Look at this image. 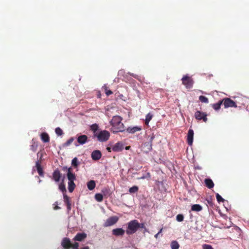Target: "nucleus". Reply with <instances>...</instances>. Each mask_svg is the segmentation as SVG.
<instances>
[{
    "label": "nucleus",
    "instance_id": "9b49d317",
    "mask_svg": "<svg viewBox=\"0 0 249 249\" xmlns=\"http://www.w3.org/2000/svg\"><path fill=\"white\" fill-rule=\"evenodd\" d=\"M194 131L189 129L187 133V143L189 145H192L193 142Z\"/></svg>",
    "mask_w": 249,
    "mask_h": 249
},
{
    "label": "nucleus",
    "instance_id": "c9c22d12",
    "mask_svg": "<svg viewBox=\"0 0 249 249\" xmlns=\"http://www.w3.org/2000/svg\"><path fill=\"white\" fill-rule=\"evenodd\" d=\"M73 141L74 138L73 137H71L64 144V146H68L70 145L73 142Z\"/></svg>",
    "mask_w": 249,
    "mask_h": 249
},
{
    "label": "nucleus",
    "instance_id": "c756f323",
    "mask_svg": "<svg viewBox=\"0 0 249 249\" xmlns=\"http://www.w3.org/2000/svg\"><path fill=\"white\" fill-rule=\"evenodd\" d=\"M103 89H104L105 92L107 96H109L113 93L112 91L108 89L106 85H104L103 87Z\"/></svg>",
    "mask_w": 249,
    "mask_h": 249
},
{
    "label": "nucleus",
    "instance_id": "473e14b6",
    "mask_svg": "<svg viewBox=\"0 0 249 249\" xmlns=\"http://www.w3.org/2000/svg\"><path fill=\"white\" fill-rule=\"evenodd\" d=\"M138 189H139V188L137 186H134L130 188V189L129 190V192L130 193H136L138 192Z\"/></svg>",
    "mask_w": 249,
    "mask_h": 249
},
{
    "label": "nucleus",
    "instance_id": "49530a36",
    "mask_svg": "<svg viewBox=\"0 0 249 249\" xmlns=\"http://www.w3.org/2000/svg\"><path fill=\"white\" fill-rule=\"evenodd\" d=\"M80 249H89V248L88 246H86L81 248Z\"/></svg>",
    "mask_w": 249,
    "mask_h": 249
},
{
    "label": "nucleus",
    "instance_id": "7c9ffc66",
    "mask_svg": "<svg viewBox=\"0 0 249 249\" xmlns=\"http://www.w3.org/2000/svg\"><path fill=\"white\" fill-rule=\"evenodd\" d=\"M199 100L202 103H208L209 102L208 99L204 96H200L199 97Z\"/></svg>",
    "mask_w": 249,
    "mask_h": 249
},
{
    "label": "nucleus",
    "instance_id": "aec40b11",
    "mask_svg": "<svg viewBox=\"0 0 249 249\" xmlns=\"http://www.w3.org/2000/svg\"><path fill=\"white\" fill-rule=\"evenodd\" d=\"M101 194L105 197H107L111 195V191L109 188H104L101 191Z\"/></svg>",
    "mask_w": 249,
    "mask_h": 249
},
{
    "label": "nucleus",
    "instance_id": "e433bc0d",
    "mask_svg": "<svg viewBox=\"0 0 249 249\" xmlns=\"http://www.w3.org/2000/svg\"><path fill=\"white\" fill-rule=\"evenodd\" d=\"M216 197L217 201L218 202H224L225 201L224 199H223L221 197V196L219 194H218V193L216 194Z\"/></svg>",
    "mask_w": 249,
    "mask_h": 249
},
{
    "label": "nucleus",
    "instance_id": "9d476101",
    "mask_svg": "<svg viewBox=\"0 0 249 249\" xmlns=\"http://www.w3.org/2000/svg\"><path fill=\"white\" fill-rule=\"evenodd\" d=\"M87 237V234L85 232L77 233L73 239L74 241H82L84 240Z\"/></svg>",
    "mask_w": 249,
    "mask_h": 249
},
{
    "label": "nucleus",
    "instance_id": "412c9836",
    "mask_svg": "<svg viewBox=\"0 0 249 249\" xmlns=\"http://www.w3.org/2000/svg\"><path fill=\"white\" fill-rule=\"evenodd\" d=\"M36 169H37V172H38V174L41 177H43V169H42V167L41 166V165L39 163L38 161H37L36 162Z\"/></svg>",
    "mask_w": 249,
    "mask_h": 249
},
{
    "label": "nucleus",
    "instance_id": "a878e982",
    "mask_svg": "<svg viewBox=\"0 0 249 249\" xmlns=\"http://www.w3.org/2000/svg\"><path fill=\"white\" fill-rule=\"evenodd\" d=\"M179 245L176 241H173L171 243V248L172 249H178Z\"/></svg>",
    "mask_w": 249,
    "mask_h": 249
},
{
    "label": "nucleus",
    "instance_id": "20e7f679",
    "mask_svg": "<svg viewBox=\"0 0 249 249\" xmlns=\"http://www.w3.org/2000/svg\"><path fill=\"white\" fill-rule=\"evenodd\" d=\"M94 137H96L99 142H106L109 138L110 133L107 130H101L98 133H95Z\"/></svg>",
    "mask_w": 249,
    "mask_h": 249
},
{
    "label": "nucleus",
    "instance_id": "f704fd0d",
    "mask_svg": "<svg viewBox=\"0 0 249 249\" xmlns=\"http://www.w3.org/2000/svg\"><path fill=\"white\" fill-rule=\"evenodd\" d=\"M176 220L178 222H182L184 220V216L182 214H178L176 216Z\"/></svg>",
    "mask_w": 249,
    "mask_h": 249
},
{
    "label": "nucleus",
    "instance_id": "a19ab883",
    "mask_svg": "<svg viewBox=\"0 0 249 249\" xmlns=\"http://www.w3.org/2000/svg\"><path fill=\"white\" fill-rule=\"evenodd\" d=\"M150 173H147V176H142V177L140 178V179H144V178H150Z\"/></svg>",
    "mask_w": 249,
    "mask_h": 249
},
{
    "label": "nucleus",
    "instance_id": "4be33fe9",
    "mask_svg": "<svg viewBox=\"0 0 249 249\" xmlns=\"http://www.w3.org/2000/svg\"><path fill=\"white\" fill-rule=\"evenodd\" d=\"M95 185L96 183L94 180H90L87 183V187L89 190H92L94 189L95 187Z\"/></svg>",
    "mask_w": 249,
    "mask_h": 249
},
{
    "label": "nucleus",
    "instance_id": "603ef678",
    "mask_svg": "<svg viewBox=\"0 0 249 249\" xmlns=\"http://www.w3.org/2000/svg\"><path fill=\"white\" fill-rule=\"evenodd\" d=\"M72 249H78V248H72Z\"/></svg>",
    "mask_w": 249,
    "mask_h": 249
},
{
    "label": "nucleus",
    "instance_id": "de8ad7c7",
    "mask_svg": "<svg viewBox=\"0 0 249 249\" xmlns=\"http://www.w3.org/2000/svg\"><path fill=\"white\" fill-rule=\"evenodd\" d=\"M54 209V210H57V209H60V207H59L58 206H55L54 207H53Z\"/></svg>",
    "mask_w": 249,
    "mask_h": 249
},
{
    "label": "nucleus",
    "instance_id": "a18cd8bd",
    "mask_svg": "<svg viewBox=\"0 0 249 249\" xmlns=\"http://www.w3.org/2000/svg\"><path fill=\"white\" fill-rule=\"evenodd\" d=\"M107 150L109 152H110L112 150V148L111 147H107Z\"/></svg>",
    "mask_w": 249,
    "mask_h": 249
},
{
    "label": "nucleus",
    "instance_id": "2eb2a0df",
    "mask_svg": "<svg viewBox=\"0 0 249 249\" xmlns=\"http://www.w3.org/2000/svg\"><path fill=\"white\" fill-rule=\"evenodd\" d=\"M142 130V128L140 126H134L132 127H129L126 129V131L128 133L134 134L137 131H139Z\"/></svg>",
    "mask_w": 249,
    "mask_h": 249
},
{
    "label": "nucleus",
    "instance_id": "c85d7f7f",
    "mask_svg": "<svg viewBox=\"0 0 249 249\" xmlns=\"http://www.w3.org/2000/svg\"><path fill=\"white\" fill-rule=\"evenodd\" d=\"M103 197H104L103 195L101 193V194L100 193L96 194L95 195V198L96 200L98 202H100V201H102Z\"/></svg>",
    "mask_w": 249,
    "mask_h": 249
},
{
    "label": "nucleus",
    "instance_id": "5701e85b",
    "mask_svg": "<svg viewBox=\"0 0 249 249\" xmlns=\"http://www.w3.org/2000/svg\"><path fill=\"white\" fill-rule=\"evenodd\" d=\"M223 104L222 100H219L217 103L212 105L213 108L215 110L220 109L221 105Z\"/></svg>",
    "mask_w": 249,
    "mask_h": 249
},
{
    "label": "nucleus",
    "instance_id": "4c0bfd02",
    "mask_svg": "<svg viewBox=\"0 0 249 249\" xmlns=\"http://www.w3.org/2000/svg\"><path fill=\"white\" fill-rule=\"evenodd\" d=\"M203 249H213L212 246L210 245L204 244L203 245Z\"/></svg>",
    "mask_w": 249,
    "mask_h": 249
},
{
    "label": "nucleus",
    "instance_id": "1a4fd4ad",
    "mask_svg": "<svg viewBox=\"0 0 249 249\" xmlns=\"http://www.w3.org/2000/svg\"><path fill=\"white\" fill-rule=\"evenodd\" d=\"M61 246L64 249H70L71 247V243L69 238H64L61 242Z\"/></svg>",
    "mask_w": 249,
    "mask_h": 249
},
{
    "label": "nucleus",
    "instance_id": "8fccbe9b",
    "mask_svg": "<svg viewBox=\"0 0 249 249\" xmlns=\"http://www.w3.org/2000/svg\"><path fill=\"white\" fill-rule=\"evenodd\" d=\"M129 148H130V146H126V147H125V149H126V150H128V149H129Z\"/></svg>",
    "mask_w": 249,
    "mask_h": 249
},
{
    "label": "nucleus",
    "instance_id": "6e6552de",
    "mask_svg": "<svg viewBox=\"0 0 249 249\" xmlns=\"http://www.w3.org/2000/svg\"><path fill=\"white\" fill-rule=\"evenodd\" d=\"M119 220L117 216H113L107 218L104 224L105 227L111 226L116 223Z\"/></svg>",
    "mask_w": 249,
    "mask_h": 249
},
{
    "label": "nucleus",
    "instance_id": "c03bdc74",
    "mask_svg": "<svg viewBox=\"0 0 249 249\" xmlns=\"http://www.w3.org/2000/svg\"><path fill=\"white\" fill-rule=\"evenodd\" d=\"M154 138V136H152L151 138H150V147H151V146H152V142Z\"/></svg>",
    "mask_w": 249,
    "mask_h": 249
},
{
    "label": "nucleus",
    "instance_id": "39448f33",
    "mask_svg": "<svg viewBox=\"0 0 249 249\" xmlns=\"http://www.w3.org/2000/svg\"><path fill=\"white\" fill-rule=\"evenodd\" d=\"M182 84L185 86L187 89H191L194 83L192 78L186 75L183 76L181 79Z\"/></svg>",
    "mask_w": 249,
    "mask_h": 249
},
{
    "label": "nucleus",
    "instance_id": "2f4dec72",
    "mask_svg": "<svg viewBox=\"0 0 249 249\" xmlns=\"http://www.w3.org/2000/svg\"><path fill=\"white\" fill-rule=\"evenodd\" d=\"M55 132L58 136H61L64 134L63 130L59 127L55 128Z\"/></svg>",
    "mask_w": 249,
    "mask_h": 249
},
{
    "label": "nucleus",
    "instance_id": "cd10ccee",
    "mask_svg": "<svg viewBox=\"0 0 249 249\" xmlns=\"http://www.w3.org/2000/svg\"><path fill=\"white\" fill-rule=\"evenodd\" d=\"M98 125L96 124H94L90 126V129L93 132L94 135L95 133H98L97 131L98 129Z\"/></svg>",
    "mask_w": 249,
    "mask_h": 249
},
{
    "label": "nucleus",
    "instance_id": "ea45409f",
    "mask_svg": "<svg viewBox=\"0 0 249 249\" xmlns=\"http://www.w3.org/2000/svg\"><path fill=\"white\" fill-rule=\"evenodd\" d=\"M79 247V243L77 242H75L73 244H71V248H78Z\"/></svg>",
    "mask_w": 249,
    "mask_h": 249
},
{
    "label": "nucleus",
    "instance_id": "6ab92c4d",
    "mask_svg": "<svg viewBox=\"0 0 249 249\" xmlns=\"http://www.w3.org/2000/svg\"><path fill=\"white\" fill-rule=\"evenodd\" d=\"M206 186L209 189H211L213 187L214 183L213 180L210 178H206L204 180Z\"/></svg>",
    "mask_w": 249,
    "mask_h": 249
},
{
    "label": "nucleus",
    "instance_id": "b1692460",
    "mask_svg": "<svg viewBox=\"0 0 249 249\" xmlns=\"http://www.w3.org/2000/svg\"><path fill=\"white\" fill-rule=\"evenodd\" d=\"M202 209V207L199 204H195L192 205L191 210L195 212H199Z\"/></svg>",
    "mask_w": 249,
    "mask_h": 249
},
{
    "label": "nucleus",
    "instance_id": "09e8293b",
    "mask_svg": "<svg viewBox=\"0 0 249 249\" xmlns=\"http://www.w3.org/2000/svg\"><path fill=\"white\" fill-rule=\"evenodd\" d=\"M159 235V233H157L155 235V237L157 238L158 237V235Z\"/></svg>",
    "mask_w": 249,
    "mask_h": 249
},
{
    "label": "nucleus",
    "instance_id": "0eeeda50",
    "mask_svg": "<svg viewBox=\"0 0 249 249\" xmlns=\"http://www.w3.org/2000/svg\"><path fill=\"white\" fill-rule=\"evenodd\" d=\"M207 114L205 112H201L200 111H196L195 113V118L199 121L203 120L205 123L207 122Z\"/></svg>",
    "mask_w": 249,
    "mask_h": 249
},
{
    "label": "nucleus",
    "instance_id": "f8f14e48",
    "mask_svg": "<svg viewBox=\"0 0 249 249\" xmlns=\"http://www.w3.org/2000/svg\"><path fill=\"white\" fill-rule=\"evenodd\" d=\"M102 153L98 150H94L91 153V158L93 160H97L101 159Z\"/></svg>",
    "mask_w": 249,
    "mask_h": 249
},
{
    "label": "nucleus",
    "instance_id": "f03ea898",
    "mask_svg": "<svg viewBox=\"0 0 249 249\" xmlns=\"http://www.w3.org/2000/svg\"><path fill=\"white\" fill-rule=\"evenodd\" d=\"M63 170H67V177L69 180L68 190L70 192L72 193L75 187V184L74 183V181L76 179V176L75 174L72 173V169L71 167L69 168L64 167L63 168Z\"/></svg>",
    "mask_w": 249,
    "mask_h": 249
},
{
    "label": "nucleus",
    "instance_id": "f257e3e1",
    "mask_svg": "<svg viewBox=\"0 0 249 249\" xmlns=\"http://www.w3.org/2000/svg\"><path fill=\"white\" fill-rule=\"evenodd\" d=\"M123 118L118 115L114 116L109 122L111 125V131L114 133L123 132L125 130L124 124L122 122Z\"/></svg>",
    "mask_w": 249,
    "mask_h": 249
},
{
    "label": "nucleus",
    "instance_id": "7ed1b4c3",
    "mask_svg": "<svg viewBox=\"0 0 249 249\" xmlns=\"http://www.w3.org/2000/svg\"><path fill=\"white\" fill-rule=\"evenodd\" d=\"M142 226H141L140 224L138 222L137 220H133L130 221L128 223L127 229L126 231V232L128 235H131L135 232L138 230V229L140 228H142L143 224H142Z\"/></svg>",
    "mask_w": 249,
    "mask_h": 249
},
{
    "label": "nucleus",
    "instance_id": "393cba45",
    "mask_svg": "<svg viewBox=\"0 0 249 249\" xmlns=\"http://www.w3.org/2000/svg\"><path fill=\"white\" fill-rule=\"evenodd\" d=\"M153 115L151 113H149L146 115L145 120V124L146 125H148L149 122L151 121Z\"/></svg>",
    "mask_w": 249,
    "mask_h": 249
},
{
    "label": "nucleus",
    "instance_id": "423d86ee",
    "mask_svg": "<svg viewBox=\"0 0 249 249\" xmlns=\"http://www.w3.org/2000/svg\"><path fill=\"white\" fill-rule=\"evenodd\" d=\"M223 105L225 108L237 107L236 102L234 101L230 98H225L222 99Z\"/></svg>",
    "mask_w": 249,
    "mask_h": 249
},
{
    "label": "nucleus",
    "instance_id": "3c124183",
    "mask_svg": "<svg viewBox=\"0 0 249 249\" xmlns=\"http://www.w3.org/2000/svg\"><path fill=\"white\" fill-rule=\"evenodd\" d=\"M162 231V229H161L160 230V231H159V232H158V233H159V234H160V232H161Z\"/></svg>",
    "mask_w": 249,
    "mask_h": 249
},
{
    "label": "nucleus",
    "instance_id": "ddd939ff",
    "mask_svg": "<svg viewBox=\"0 0 249 249\" xmlns=\"http://www.w3.org/2000/svg\"><path fill=\"white\" fill-rule=\"evenodd\" d=\"M123 148V144L120 142H118L112 146V150L114 152H120L121 151Z\"/></svg>",
    "mask_w": 249,
    "mask_h": 249
},
{
    "label": "nucleus",
    "instance_id": "58836bf2",
    "mask_svg": "<svg viewBox=\"0 0 249 249\" xmlns=\"http://www.w3.org/2000/svg\"><path fill=\"white\" fill-rule=\"evenodd\" d=\"M59 188L62 192L66 191L65 186L64 184L61 183L59 186Z\"/></svg>",
    "mask_w": 249,
    "mask_h": 249
},
{
    "label": "nucleus",
    "instance_id": "4468645a",
    "mask_svg": "<svg viewBox=\"0 0 249 249\" xmlns=\"http://www.w3.org/2000/svg\"><path fill=\"white\" fill-rule=\"evenodd\" d=\"M112 232L113 235L116 236H123L125 232V231L122 228H117L113 229Z\"/></svg>",
    "mask_w": 249,
    "mask_h": 249
},
{
    "label": "nucleus",
    "instance_id": "79ce46f5",
    "mask_svg": "<svg viewBox=\"0 0 249 249\" xmlns=\"http://www.w3.org/2000/svg\"><path fill=\"white\" fill-rule=\"evenodd\" d=\"M206 199L207 200V202H212L213 201V198L211 196H207Z\"/></svg>",
    "mask_w": 249,
    "mask_h": 249
},
{
    "label": "nucleus",
    "instance_id": "37998d69",
    "mask_svg": "<svg viewBox=\"0 0 249 249\" xmlns=\"http://www.w3.org/2000/svg\"><path fill=\"white\" fill-rule=\"evenodd\" d=\"M71 203H66L67 208L68 211H70L71 209Z\"/></svg>",
    "mask_w": 249,
    "mask_h": 249
},
{
    "label": "nucleus",
    "instance_id": "f3484780",
    "mask_svg": "<svg viewBox=\"0 0 249 249\" xmlns=\"http://www.w3.org/2000/svg\"><path fill=\"white\" fill-rule=\"evenodd\" d=\"M61 177V174L58 170H57V169L55 170L53 172V179L56 182L59 181Z\"/></svg>",
    "mask_w": 249,
    "mask_h": 249
},
{
    "label": "nucleus",
    "instance_id": "bb28decb",
    "mask_svg": "<svg viewBox=\"0 0 249 249\" xmlns=\"http://www.w3.org/2000/svg\"><path fill=\"white\" fill-rule=\"evenodd\" d=\"M79 165L78 159L76 157L74 158L71 161V165L75 168H77Z\"/></svg>",
    "mask_w": 249,
    "mask_h": 249
},
{
    "label": "nucleus",
    "instance_id": "dca6fc26",
    "mask_svg": "<svg viewBox=\"0 0 249 249\" xmlns=\"http://www.w3.org/2000/svg\"><path fill=\"white\" fill-rule=\"evenodd\" d=\"M88 141V137L85 135H80L77 138V142L80 144H85Z\"/></svg>",
    "mask_w": 249,
    "mask_h": 249
},
{
    "label": "nucleus",
    "instance_id": "72a5a7b5",
    "mask_svg": "<svg viewBox=\"0 0 249 249\" xmlns=\"http://www.w3.org/2000/svg\"><path fill=\"white\" fill-rule=\"evenodd\" d=\"M38 145L36 142H33L32 144L30 146V149L34 152L36 151Z\"/></svg>",
    "mask_w": 249,
    "mask_h": 249
},
{
    "label": "nucleus",
    "instance_id": "a211bd4d",
    "mask_svg": "<svg viewBox=\"0 0 249 249\" xmlns=\"http://www.w3.org/2000/svg\"><path fill=\"white\" fill-rule=\"evenodd\" d=\"M41 139L44 142H48L50 141V137L49 135L46 133L43 132L41 134Z\"/></svg>",
    "mask_w": 249,
    "mask_h": 249
}]
</instances>
